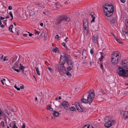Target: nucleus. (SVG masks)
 I'll return each mask as SVG.
<instances>
[{
	"instance_id": "14",
	"label": "nucleus",
	"mask_w": 128,
	"mask_h": 128,
	"mask_svg": "<svg viewBox=\"0 0 128 128\" xmlns=\"http://www.w3.org/2000/svg\"><path fill=\"white\" fill-rule=\"evenodd\" d=\"M61 16L62 20H64L65 21L67 22H69L70 21V18L66 17L65 16L63 15Z\"/></svg>"
},
{
	"instance_id": "60",
	"label": "nucleus",
	"mask_w": 128,
	"mask_h": 128,
	"mask_svg": "<svg viewBox=\"0 0 128 128\" xmlns=\"http://www.w3.org/2000/svg\"><path fill=\"white\" fill-rule=\"evenodd\" d=\"M112 34L113 36H114V38H115V37H115V35L113 33H111Z\"/></svg>"
},
{
	"instance_id": "15",
	"label": "nucleus",
	"mask_w": 128,
	"mask_h": 128,
	"mask_svg": "<svg viewBox=\"0 0 128 128\" xmlns=\"http://www.w3.org/2000/svg\"><path fill=\"white\" fill-rule=\"evenodd\" d=\"M111 117L110 116L106 117L104 118V121L106 122L111 121Z\"/></svg>"
},
{
	"instance_id": "9",
	"label": "nucleus",
	"mask_w": 128,
	"mask_h": 128,
	"mask_svg": "<svg viewBox=\"0 0 128 128\" xmlns=\"http://www.w3.org/2000/svg\"><path fill=\"white\" fill-rule=\"evenodd\" d=\"M62 104L66 110H68L70 107L68 103L66 101H64L62 103Z\"/></svg>"
},
{
	"instance_id": "22",
	"label": "nucleus",
	"mask_w": 128,
	"mask_h": 128,
	"mask_svg": "<svg viewBox=\"0 0 128 128\" xmlns=\"http://www.w3.org/2000/svg\"><path fill=\"white\" fill-rule=\"evenodd\" d=\"M13 25L12 24L9 27V30L12 32H13L12 31V29L13 27Z\"/></svg>"
},
{
	"instance_id": "58",
	"label": "nucleus",
	"mask_w": 128,
	"mask_h": 128,
	"mask_svg": "<svg viewBox=\"0 0 128 128\" xmlns=\"http://www.w3.org/2000/svg\"><path fill=\"white\" fill-rule=\"evenodd\" d=\"M40 25L41 26H43V24L42 23H40Z\"/></svg>"
},
{
	"instance_id": "5",
	"label": "nucleus",
	"mask_w": 128,
	"mask_h": 128,
	"mask_svg": "<svg viewBox=\"0 0 128 128\" xmlns=\"http://www.w3.org/2000/svg\"><path fill=\"white\" fill-rule=\"evenodd\" d=\"M111 59L112 64L114 65H116L118 64V60L120 59V56H119L117 52H114L112 54Z\"/></svg>"
},
{
	"instance_id": "24",
	"label": "nucleus",
	"mask_w": 128,
	"mask_h": 128,
	"mask_svg": "<svg viewBox=\"0 0 128 128\" xmlns=\"http://www.w3.org/2000/svg\"><path fill=\"white\" fill-rule=\"evenodd\" d=\"M115 39L119 43H121L122 42L121 40H120L117 38L116 37H115Z\"/></svg>"
},
{
	"instance_id": "31",
	"label": "nucleus",
	"mask_w": 128,
	"mask_h": 128,
	"mask_svg": "<svg viewBox=\"0 0 128 128\" xmlns=\"http://www.w3.org/2000/svg\"><path fill=\"white\" fill-rule=\"evenodd\" d=\"M66 74L68 76H72L71 74L68 72L66 73Z\"/></svg>"
},
{
	"instance_id": "57",
	"label": "nucleus",
	"mask_w": 128,
	"mask_h": 128,
	"mask_svg": "<svg viewBox=\"0 0 128 128\" xmlns=\"http://www.w3.org/2000/svg\"><path fill=\"white\" fill-rule=\"evenodd\" d=\"M128 118V116H125V118H124V119H127V118Z\"/></svg>"
},
{
	"instance_id": "27",
	"label": "nucleus",
	"mask_w": 128,
	"mask_h": 128,
	"mask_svg": "<svg viewBox=\"0 0 128 128\" xmlns=\"http://www.w3.org/2000/svg\"><path fill=\"white\" fill-rule=\"evenodd\" d=\"M0 125L2 128H4V122H2L0 123Z\"/></svg>"
},
{
	"instance_id": "50",
	"label": "nucleus",
	"mask_w": 128,
	"mask_h": 128,
	"mask_svg": "<svg viewBox=\"0 0 128 128\" xmlns=\"http://www.w3.org/2000/svg\"><path fill=\"white\" fill-rule=\"evenodd\" d=\"M5 18H4L2 17L1 16H0V20H3Z\"/></svg>"
},
{
	"instance_id": "16",
	"label": "nucleus",
	"mask_w": 128,
	"mask_h": 128,
	"mask_svg": "<svg viewBox=\"0 0 128 128\" xmlns=\"http://www.w3.org/2000/svg\"><path fill=\"white\" fill-rule=\"evenodd\" d=\"M17 59L16 57L14 58L13 57H12L10 60V64L11 65Z\"/></svg>"
},
{
	"instance_id": "21",
	"label": "nucleus",
	"mask_w": 128,
	"mask_h": 128,
	"mask_svg": "<svg viewBox=\"0 0 128 128\" xmlns=\"http://www.w3.org/2000/svg\"><path fill=\"white\" fill-rule=\"evenodd\" d=\"M78 52V54H76V53H77V52H74V54L75 55H76L77 56H80V55L81 54V53L82 52V51L81 50H78L77 51Z\"/></svg>"
},
{
	"instance_id": "54",
	"label": "nucleus",
	"mask_w": 128,
	"mask_h": 128,
	"mask_svg": "<svg viewBox=\"0 0 128 128\" xmlns=\"http://www.w3.org/2000/svg\"><path fill=\"white\" fill-rule=\"evenodd\" d=\"M2 114V111L0 109V116H1V115Z\"/></svg>"
},
{
	"instance_id": "47",
	"label": "nucleus",
	"mask_w": 128,
	"mask_h": 128,
	"mask_svg": "<svg viewBox=\"0 0 128 128\" xmlns=\"http://www.w3.org/2000/svg\"><path fill=\"white\" fill-rule=\"evenodd\" d=\"M121 2L122 3H124L125 2L126 0H120Z\"/></svg>"
},
{
	"instance_id": "43",
	"label": "nucleus",
	"mask_w": 128,
	"mask_h": 128,
	"mask_svg": "<svg viewBox=\"0 0 128 128\" xmlns=\"http://www.w3.org/2000/svg\"><path fill=\"white\" fill-rule=\"evenodd\" d=\"M55 38L56 39H58L59 38V36L57 34L56 36H55Z\"/></svg>"
},
{
	"instance_id": "32",
	"label": "nucleus",
	"mask_w": 128,
	"mask_h": 128,
	"mask_svg": "<svg viewBox=\"0 0 128 128\" xmlns=\"http://www.w3.org/2000/svg\"><path fill=\"white\" fill-rule=\"evenodd\" d=\"M62 45L64 46V47L65 48H68L67 46H66L65 43L64 42L62 43Z\"/></svg>"
},
{
	"instance_id": "62",
	"label": "nucleus",
	"mask_w": 128,
	"mask_h": 128,
	"mask_svg": "<svg viewBox=\"0 0 128 128\" xmlns=\"http://www.w3.org/2000/svg\"><path fill=\"white\" fill-rule=\"evenodd\" d=\"M0 26V27L1 28H3L4 27V25L3 24H1Z\"/></svg>"
},
{
	"instance_id": "19",
	"label": "nucleus",
	"mask_w": 128,
	"mask_h": 128,
	"mask_svg": "<svg viewBox=\"0 0 128 128\" xmlns=\"http://www.w3.org/2000/svg\"><path fill=\"white\" fill-rule=\"evenodd\" d=\"M100 54L101 57L99 59V60L101 62L102 61V60L104 58V56H102L103 54H104V53L103 52H100Z\"/></svg>"
},
{
	"instance_id": "41",
	"label": "nucleus",
	"mask_w": 128,
	"mask_h": 128,
	"mask_svg": "<svg viewBox=\"0 0 128 128\" xmlns=\"http://www.w3.org/2000/svg\"><path fill=\"white\" fill-rule=\"evenodd\" d=\"M26 125L24 123H23L22 124V128H25Z\"/></svg>"
},
{
	"instance_id": "6",
	"label": "nucleus",
	"mask_w": 128,
	"mask_h": 128,
	"mask_svg": "<svg viewBox=\"0 0 128 128\" xmlns=\"http://www.w3.org/2000/svg\"><path fill=\"white\" fill-rule=\"evenodd\" d=\"M19 59L17 62L14 64V66L12 67V68L18 72H20V70H21L22 72L24 73L25 67L22 66L21 64L19 63Z\"/></svg>"
},
{
	"instance_id": "49",
	"label": "nucleus",
	"mask_w": 128,
	"mask_h": 128,
	"mask_svg": "<svg viewBox=\"0 0 128 128\" xmlns=\"http://www.w3.org/2000/svg\"><path fill=\"white\" fill-rule=\"evenodd\" d=\"M86 50L85 49H84L83 50L82 52H83V53L84 52L85 53L86 52Z\"/></svg>"
},
{
	"instance_id": "59",
	"label": "nucleus",
	"mask_w": 128,
	"mask_h": 128,
	"mask_svg": "<svg viewBox=\"0 0 128 128\" xmlns=\"http://www.w3.org/2000/svg\"><path fill=\"white\" fill-rule=\"evenodd\" d=\"M33 35V34L31 33H30L29 34V35L30 36H32V35Z\"/></svg>"
},
{
	"instance_id": "25",
	"label": "nucleus",
	"mask_w": 128,
	"mask_h": 128,
	"mask_svg": "<svg viewBox=\"0 0 128 128\" xmlns=\"http://www.w3.org/2000/svg\"><path fill=\"white\" fill-rule=\"evenodd\" d=\"M36 72L38 75H40V71L39 70V69L38 68V67H37V68H36Z\"/></svg>"
},
{
	"instance_id": "61",
	"label": "nucleus",
	"mask_w": 128,
	"mask_h": 128,
	"mask_svg": "<svg viewBox=\"0 0 128 128\" xmlns=\"http://www.w3.org/2000/svg\"><path fill=\"white\" fill-rule=\"evenodd\" d=\"M10 17L9 16H6V18H9Z\"/></svg>"
},
{
	"instance_id": "33",
	"label": "nucleus",
	"mask_w": 128,
	"mask_h": 128,
	"mask_svg": "<svg viewBox=\"0 0 128 128\" xmlns=\"http://www.w3.org/2000/svg\"><path fill=\"white\" fill-rule=\"evenodd\" d=\"M100 91L103 94H104L105 93L104 92V91L103 89L101 88L100 90Z\"/></svg>"
},
{
	"instance_id": "63",
	"label": "nucleus",
	"mask_w": 128,
	"mask_h": 128,
	"mask_svg": "<svg viewBox=\"0 0 128 128\" xmlns=\"http://www.w3.org/2000/svg\"><path fill=\"white\" fill-rule=\"evenodd\" d=\"M90 66H91L92 65V61H90Z\"/></svg>"
},
{
	"instance_id": "13",
	"label": "nucleus",
	"mask_w": 128,
	"mask_h": 128,
	"mask_svg": "<svg viewBox=\"0 0 128 128\" xmlns=\"http://www.w3.org/2000/svg\"><path fill=\"white\" fill-rule=\"evenodd\" d=\"M116 22V18H113L111 20L110 23L113 26L114 24Z\"/></svg>"
},
{
	"instance_id": "17",
	"label": "nucleus",
	"mask_w": 128,
	"mask_h": 128,
	"mask_svg": "<svg viewBox=\"0 0 128 128\" xmlns=\"http://www.w3.org/2000/svg\"><path fill=\"white\" fill-rule=\"evenodd\" d=\"M98 36L97 34L94 35L92 37V39L94 41H96L98 42Z\"/></svg>"
},
{
	"instance_id": "51",
	"label": "nucleus",
	"mask_w": 128,
	"mask_h": 128,
	"mask_svg": "<svg viewBox=\"0 0 128 128\" xmlns=\"http://www.w3.org/2000/svg\"><path fill=\"white\" fill-rule=\"evenodd\" d=\"M7 20H4V22H3V23H4V24H5V25H6V21Z\"/></svg>"
},
{
	"instance_id": "56",
	"label": "nucleus",
	"mask_w": 128,
	"mask_h": 128,
	"mask_svg": "<svg viewBox=\"0 0 128 128\" xmlns=\"http://www.w3.org/2000/svg\"><path fill=\"white\" fill-rule=\"evenodd\" d=\"M23 36H27L28 34H24L23 35Z\"/></svg>"
},
{
	"instance_id": "7",
	"label": "nucleus",
	"mask_w": 128,
	"mask_h": 128,
	"mask_svg": "<svg viewBox=\"0 0 128 128\" xmlns=\"http://www.w3.org/2000/svg\"><path fill=\"white\" fill-rule=\"evenodd\" d=\"M65 63V60H61L60 62V64L57 65L56 66V68L58 70V71L60 72L62 70L65 69V67L64 66Z\"/></svg>"
},
{
	"instance_id": "11",
	"label": "nucleus",
	"mask_w": 128,
	"mask_h": 128,
	"mask_svg": "<svg viewBox=\"0 0 128 128\" xmlns=\"http://www.w3.org/2000/svg\"><path fill=\"white\" fill-rule=\"evenodd\" d=\"M75 106L76 108L78 111L81 112H83V110L80 106L79 103H76L75 104Z\"/></svg>"
},
{
	"instance_id": "52",
	"label": "nucleus",
	"mask_w": 128,
	"mask_h": 128,
	"mask_svg": "<svg viewBox=\"0 0 128 128\" xmlns=\"http://www.w3.org/2000/svg\"><path fill=\"white\" fill-rule=\"evenodd\" d=\"M51 107L50 106H48L47 107V109L48 110H50V108H51Z\"/></svg>"
},
{
	"instance_id": "1",
	"label": "nucleus",
	"mask_w": 128,
	"mask_h": 128,
	"mask_svg": "<svg viewBox=\"0 0 128 128\" xmlns=\"http://www.w3.org/2000/svg\"><path fill=\"white\" fill-rule=\"evenodd\" d=\"M120 64L122 67L119 65L117 66L118 68L117 70V74L123 77H128V61L123 60Z\"/></svg>"
},
{
	"instance_id": "12",
	"label": "nucleus",
	"mask_w": 128,
	"mask_h": 128,
	"mask_svg": "<svg viewBox=\"0 0 128 128\" xmlns=\"http://www.w3.org/2000/svg\"><path fill=\"white\" fill-rule=\"evenodd\" d=\"M62 20L61 16H59L55 22V24L56 25H58L60 24Z\"/></svg>"
},
{
	"instance_id": "10",
	"label": "nucleus",
	"mask_w": 128,
	"mask_h": 128,
	"mask_svg": "<svg viewBox=\"0 0 128 128\" xmlns=\"http://www.w3.org/2000/svg\"><path fill=\"white\" fill-rule=\"evenodd\" d=\"M115 120H112V122L111 121L106 122L104 124L105 126L107 128H109L110 127L112 126V125L114 124V122H115Z\"/></svg>"
},
{
	"instance_id": "40",
	"label": "nucleus",
	"mask_w": 128,
	"mask_h": 128,
	"mask_svg": "<svg viewBox=\"0 0 128 128\" xmlns=\"http://www.w3.org/2000/svg\"><path fill=\"white\" fill-rule=\"evenodd\" d=\"M48 68L49 70L51 72H52L53 70L50 67H48Z\"/></svg>"
},
{
	"instance_id": "42",
	"label": "nucleus",
	"mask_w": 128,
	"mask_h": 128,
	"mask_svg": "<svg viewBox=\"0 0 128 128\" xmlns=\"http://www.w3.org/2000/svg\"><path fill=\"white\" fill-rule=\"evenodd\" d=\"M40 32L38 31L37 30H35V33L36 34H39L40 33Z\"/></svg>"
},
{
	"instance_id": "38",
	"label": "nucleus",
	"mask_w": 128,
	"mask_h": 128,
	"mask_svg": "<svg viewBox=\"0 0 128 128\" xmlns=\"http://www.w3.org/2000/svg\"><path fill=\"white\" fill-rule=\"evenodd\" d=\"M122 32H123V33L124 35H126V34H128V32H126L125 31H122Z\"/></svg>"
},
{
	"instance_id": "45",
	"label": "nucleus",
	"mask_w": 128,
	"mask_h": 128,
	"mask_svg": "<svg viewBox=\"0 0 128 128\" xmlns=\"http://www.w3.org/2000/svg\"><path fill=\"white\" fill-rule=\"evenodd\" d=\"M8 9L9 10H11L12 9V7L11 6H8Z\"/></svg>"
},
{
	"instance_id": "48",
	"label": "nucleus",
	"mask_w": 128,
	"mask_h": 128,
	"mask_svg": "<svg viewBox=\"0 0 128 128\" xmlns=\"http://www.w3.org/2000/svg\"><path fill=\"white\" fill-rule=\"evenodd\" d=\"M100 68L102 69L103 70V66H102V63H101L100 65Z\"/></svg>"
},
{
	"instance_id": "55",
	"label": "nucleus",
	"mask_w": 128,
	"mask_h": 128,
	"mask_svg": "<svg viewBox=\"0 0 128 128\" xmlns=\"http://www.w3.org/2000/svg\"><path fill=\"white\" fill-rule=\"evenodd\" d=\"M1 82H2V84L3 85H4V82H3V80H1L0 81Z\"/></svg>"
},
{
	"instance_id": "64",
	"label": "nucleus",
	"mask_w": 128,
	"mask_h": 128,
	"mask_svg": "<svg viewBox=\"0 0 128 128\" xmlns=\"http://www.w3.org/2000/svg\"><path fill=\"white\" fill-rule=\"evenodd\" d=\"M61 99V97L60 96H59L58 97V99L59 100H60Z\"/></svg>"
},
{
	"instance_id": "29",
	"label": "nucleus",
	"mask_w": 128,
	"mask_h": 128,
	"mask_svg": "<svg viewBox=\"0 0 128 128\" xmlns=\"http://www.w3.org/2000/svg\"><path fill=\"white\" fill-rule=\"evenodd\" d=\"M70 110L72 111H74L76 109L74 106H72L70 108Z\"/></svg>"
},
{
	"instance_id": "36",
	"label": "nucleus",
	"mask_w": 128,
	"mask_h": 128,
	"mask_svg": "<svg viewBox=\"0 0 128 128\" xmlns=\"http://www.w3.org/2000/svg\"><path fill=\"white\" fill-rule=\"evenodd\" d=\"M12 128H18L16 125V123H14V125L12 127Z\"/></svg>"
},
{
	"instance_id": "3",
	"label": "nucleus",
	"mask_w": 128,
	"mask_h": 128,
	"mask_svg": "<svg viewBox=\"0 0 128 128\" xmlns=\"http://www.w3.org/2000/svg\"><path fill=\"white\" fill-rule=\"evenodd\" d=\"M103 7L105 14L107 17H109L113 14L114 7L112 4L106 3L103 5Z\"/></svg>"
},
{
	"instance_id": "39",
	"label": "nucleus",
	"mask_w": 128,
	"mask_h": 128,
	"mask_svg": "<svg viewBox=\"0 0 128 128\" xmlns=\"http://www.w3.org/2000/svg\"><path fill=\"white\" fill-rule=\"evenodd\" d=\"M7 56H5L3 60L4 61H5V60H8V59H6V58H7Z\"/></svg>"
},
{
	"instance_id": "44",
	"label": "nucleus",
	"mask_w": 128,
	"mask_h": 128,
	"mask_svg": "<svg viewBox=\"0 0 128 128\" xmlns=\"http://www.w3.org/2000/svg\"><path fill=\"white\" fill-rule=\"evenodd\" d=\"M88 62H87V60H84L83 61V63H84V64H85V63L86 64V63H87Z\"/></svg>"
},
{
	"instance_id": "37",
	"label": "nucleus",
	"mask_w": 128,
	"mask_h": 128,
	"mask_svg": "<svg viewBox=\"0 0 128 128\" xmlns=\"http://www.w3.org/2000/svg\"><path fill=\"white\" fill-rule=\"evenodd\" d=\"M94 14V13H90V16H91L92 18V17L94 16H93Z\"/></svg>"
},
{
	"instance_id": "18",
	"label": "nucleus",
	"mask_w": 128,
	"mask_h": 128,
	"mask_svg": "<svg viewBox=\"0 0 128 128\" xmlns=\"http://www.w3.org/2000/svg\"><path fill=\"white\" fill-rule=\"evenodd\" d=\"M54 112L52 113V115L54 116L57 117L59 116L60 115L59 113L57 112H56L55 111H54Z\"/></svg>"
},
{
	"instance_id": "8",
	"label": "nucleus",
	"mask_w": 128,
	"mask_h": 128,
	"mask_svg": "<svg viewBox=\"0 0 128 128\" xmlns=\"http://www.w3.org/2000/svg\"><path fill=\"white\" fill-rule=\"evenodd\" d=\"M84 28V32L86 35H87L88 33V23L83 24Z\"/></svg>"
},
{
	"instance_id": "53",
	"label": "nucleus",
	"mask_w": 128,
	"mask_h": 128,
	"mask_svg": "<svg viewBox=\"0 0 128 128\" xmlns=\"http://www.w3.org/2000/svg\"><path fill=\"white\" fill-rule=\"evenodd\" d=\"M20 88L21 89H23L24 88V86H20Z\"/></svg>"
},
{
	"instance_id": "4",
	"label": "nucleus",
	"mask_w": 128,
	"mask_h": 128,
	"mask_svg": "<svg viewBox=\"0 0 128 128\" xmlns=\"http://www.w3.org/2000/svg\"><path fill=\"white\" fill-rule=\"evenodd\" d=\"M61 59H63V60H65V62H66L68 66L67 69L69 71H70L73 67V62L71 59L70 57L68 54H66L63 56H61L60 57Z\"/></svg>"
},
{
	"instance_id": "26",
	"label": "nucleus",
	"mask_w": 128,
	"mask_h": 128,
	"mask_svg": "<svg viewBox=\"0 0 128 128\" xmlns=\"http://www.w3.org/2000/svg\"><path fill=\"white\" fill-rule=\"evenodd\" d=\"M9 14L10 15V16L12 17V18L11 19V21H12L13 19V16L12 14V12H10Z\"/></svg>"
},
{
	"instance_id": "30",
	"label": "nucleus",
	"mask_w": 128,
	"mask_h": 128,
	"mask_svg": "<svg viewBox=\"0 0 128 128\" xmlns=\"http://www.w3.org/2000/svg\"><path fill=\"white\" fill-rule=\"evenodd\" d=\"M126 22V28L128 26V19H126L125 20Z\"/></svg>"
},
{
	"instance_id": "46",
	"label": "nucleus",
	"mask_w": 128,
	"mask_h": 128,
	"mask_svg": "<svg viewBox=\"0 0 128 128\" xmlns=\"http://www.w3.org/2000/svg\"><path fill=\"white\" fill-rule=\"evenodd\" d=\"M94 51L92 49L90 50V53L92 54L93 53Z\"/></svg>"
},
{
	"instance_id": "2",
	"label": "nucleus",
	"mask_w": 128,
	"mask_h": 128,
	"mask_svg": "<svg viewBox=\"0 0 128 128\" xmlns=\"http://www.w3.org/2000/svg\"><path fill=\"white\" fill-rule=\"evenodd\" d=\"M95 96L94 93L92 90H90L88 93L85 94L83 96L82 98L81 99L82 102L88 104L90 105L92 101V99Z\"/></svg>"
},
{
	"instance_id": "35",
	"label": "nucleus",
	"mask_w": 128,
	"mask_h": 128,
	"mask_svg": "<svg viewBox=\"0 0 128 128\" xmlns=\"http://www.w3.org/2000/svg\"><path fill=\"white\" fill-rule=\"evenodd\" d=\"M95 17L94 16L92 18V20L91 21V23L94 22V20L95 19Z\"/></svg>"
},
{
	"instance_id": "34",
	"label": "nucleus",
	"mask_w": 128,
	"mask_h": 128,
	"mask_svg": "<svg viewBox=\"0 0 128 128\" xmlns=\"http://www.w3.org/2000/svg\"><path fill=\"white\" fill-rule=\"evenodd\" d=\"M14 87L16 89L18 90L19 91L20 90V88H18L16 86V85L14 86Z\"/></svg>"
},
{
	"instance_id": "23",
	"label": "nucleus",
	"mask_w": 128,
	"mask_h": 128,
	"mask_svg": "<svg viewBox=\"0 0 128 128\" xmlns=\"http://www.w3.org/2000/svg\"><path fill=\"white\" fill-rule=\"evenodd\" d=\"M89 125H86L83 126L82 128H93L92 127H90Z\"/></svg>"
},
{
	"instance_id": "28",
	"label": "nucleus",
	"mask_w": 128,
	"mask_h": 128,
	"mask_svg": "<svg viewBox=\"0 0 128 128\" xmlns=\"http://www.w3.org/2000/svg\"><path fill=\"white\" fill-rule=\"evenodd\" d=\"M83 24L88 23V20L86 18L84 19L83 20Z\"/></svg>"
},
{
	"instance_id": "20",
	"label": "nucleus",
	"mask_w": 128,
	"mask_h": 128,
	"mask_svg": "<svg viewBox=\"0 0 128 128\" xmlns=\"http://www.w3.org/2000/svg\"><path fill=\"white\" fill-rule=\"evenodd\" d=\"M58 49L56 47L54 48L52 50V51L53 52L56 53L58 51Z\"/></svg>"
}]
</instances>
